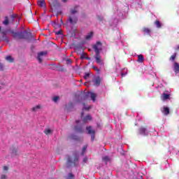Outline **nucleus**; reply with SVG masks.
<instances>
[{
    "mask_svg": "<svg viewBox=\"0 0 179 179\" xmlns=\"http://www.w3.org/2000/svg\"><path fill=\"white\" fill-rule=\"evenodd\" d=\"M10 33L13 34L14 38H19L20 40H31L33 38V34L27 30L19 32H15L13 30H10Z\"/></svg>",
    "mask_w": 179,
    "mask_h": 179,
    "instance_id": "1",
    "label": "nucleus"
},
{
    "mask_svg": "<svg viewBox=\"0 0 179 179\" xmlns=\"http://www.w3.org/2000/svg\"><path fill=\"white\" fill-rule=\"evenodd\" d=\"M73 155L75 157L73 160L71 157L69 156L67 158V163L69 166H71V164H74V166H76V162L79 160V156H78V153L75 152Z\"/></svg>",
    "mask_w": 179,
    "mask_h": 179,
    "instance_id": "2",
    "label": "nucleus"
},
{
    "mask_svg": "<svg viewBox=\"0 0 179 179\" xmlns=\"http://www.w3.org/2000/svg\"><path fill=\"white\" fill-rule=\"evenodd\" d=\"M89 97H91V100H92V101H96V97H97V95L93 92H87L81 97V100H87Z\"/></svg>",
    "mask_w": 179,
    "mask_h": 179,
    "instance_id": "3",
    "label": "nucleus"
},
{
    "mask_svg": "<svg viewBox=\"0 0 179 179\" xmlns=\"http://www.w3.org/2000/svg\"><path fill=\"white\" fill-rule=\"evenodd\" d=\"M94 58L98 65H100V66H104V60L101 59L100 53H95Z\"/></svg>",
    "mask_w": 179,
    "mask_h": 179,
    "instance_id": "4",
    "label": "nucleus"
},
{
    "mask_svg": "<svg viewBox=\"0 0 179 179\" xmlns=\"http://www.w3.org/2000/svg\"><path fill=\"white\" fill-rule=\"evenodd\" d=\"M101 42L97 41L95 45L92 46L93 50H94L95 54H100L102 47Z\"/></svg>",
    "mask_w": 179,
    "mask_h": 179,
    "instance_id": "5",
    "label": "nucleus"
},
{
    "mask_svg": "<svg viewBox=\"0 0 179 179\" xmlns=\"http://www.w3.org/2000/svg\"><path fill=\"white\" fill-rule=\"evenodd\" d=\"M47 54H48L47 51L40 52L39 53H38L37 59L39 64H41V62H43V57H45Z\"/></svg>",
    "mask_w": 179,
    "mask_h": 179,
    "instance_id": "6",
    "label": "nucleus"
},
{
    "mask_svg": "<svg viewBox=\"0 0 179 179\" xmlns=\"http://www.w3.org/2000/svg\"><path fill=\"white\" fill-rule=\"evenodd\" d=\"M74 131L77 134H83V132H85V129H83V127L81 125H76L74 127Z\"/></svg>",
    "mask_w": 179,
    "mask_h": 179,
    "instance_id": "7",
    "label": "nucleus"
},
{
    "mask_svg": "<svg viewBox=\"0 0 179 179\" xmlns=\"http://www.w3.org/2000/svg\"><path fill=\"white\" fill-rule=\"evenodd\" d=\"M171 94H167L166 92H164L161 96L160 99L162 101H166V100H169L171 97Z\"/></svg>",
    "mask_w": 179,
    "mask_h": 179,
    "instance_id": "8",
    "label": "nucleus"
},
{
    "mask_svg": "<svg viewBox=\"0 0 179 179\" xmlns=\"http://www.w3.org/2000/svg\"><path fill=\"white\" fill-rule=\"evenodd\" d=\"M69 21L71 23V24H76L78 22V17H72L71 16H70L69 17Z\"/></svg>",
    "mask_w": 179,
    "mask_h": 179,
    "instance_id": "9",
    "label": "nucleus"
},
{
    "mask_svg": "<svg viewBox=\"0 0 179 179\" xmlns=\"http://www.w3.org/2000/svg\"><path fill=\"white\" fill-rule=\"evenodd\" d=\"M86 131H87V134H88L89 135H92V134H96V131L93 130V129L92 128V126H87L86 127Z\"/></svg>",
    "mask_w": 179,
    "mask_h": 179,
    "instance_id": "10",
    "label": "nucleus"
},
{
    "mask_svg": "<svg viewBox=\"0 0 179 179\" xmlns=\"http://www.w3.org/2000/svg\"><path fill=\"white\" fill-rule=\"evenodd\" d=\"M37 5L41 8H45V0H38Z\"/></svg>",
    "mask_w": 179,
    "mask_h": 179,
    "instance_id": "11",
    "label": "nucleus"
},
{
    "mask_svg": "<svg viewBox=\"0 0 179 179\" xmlns=\"http://www.w3.org/2000/svg\"><path fill=\"white\" fill-rule=\"evenodd\" d=\"M101 83V78H100V76H98L94 80V85L98 87Z\"/></svg>",
    "mask_w": 179,
    "mask_h": 179,
    "instance_id": "12",
    "label": "nucleus"
},
{
    "mask_svg": "<svg viewBox=\"0 0 179 179\" xmlns=\"http://www.w3.org/2000/svg\"><path fill=\"white\" fill-rule=\"evenodd\" d=\"M162 113L165 115H169V114H170V108H169V107L166 106H163Z\"/></svg>",
    "mask_w": 179,
    "mask_h": 179,
    "instance_id": "13",
    "label": "nucleus"
},
{
    "mask_svg": "<svg viewBox=\"0 0 179 179\" xmlns=\"http://www.w3.org/2000/svg\"><path fill=\"white\" fill-rule=\"evenodd\" d=\"M138 134L140 135H146V128L145 127H141L139 129H138Z\"/></svg>",
    "mask_w": 179,
    "mask_h": 179,
    "instance_id": "14",
    "label": "nucleus"
},
{
    "mask_svg": "<svg viewBox=\"0 0 179 179\" xmlns=\"http://www.w3.org/2000/svg\"><path fill=\"white\" fill-rule=\"evenodd\" d=\"M87 121H92V116H90V115H87L83 119L84 124H86V122H87Z\"/></svg>",
    "mask_w": 179,
    "mask_h": 179,
    "instance_id": "15",
    "label": "nucleus"
},
{
    "mask_svg": "<svg viewBox=\"0 0 179 179\" xmlns=\"http://www.w3.org/2000/svg\"><path fill=\"white\" fill-rule=\"evenodd\" d=\"M6 59L8 62H10V64H12L15 61L13 57H12V56H10V55L6 57Z\"/></svg>",
    "mask_w": 179,
    "mask_h": 179,
    "instance_id": "16",
    "label": "nucleus"
},
{
    "mask_svg": "<svg viewBox=\"0 0 179 179\" xmlns=\"http://www.w3.org/2000/svg\"><path fill=\"white\" fill-rule=\"evenodd\" d=\"M138 62H143L145 61V57H143V55H138Z\"/></svg>",
    "mask_w": 179,
    "mask_h": 179,
    "instance_id": "17",
    "label": "nucleus"
},
{
    "mask_svg": "<svg viewBox=\"0 0 179 179\" xmlns=\"http://www.w3.org/2000/svg\"><path fill=\"white\" fill-rule=\"evenodd\" d=\"M174 72L175 73H178L179 72V64L177 62L174 64Z\"/></svg>",
    "mask_w": 179,
    "mask_h": 179,
    "instance_id": "18",
    "label": "nucleus"
},
{
    "mask_svg": "<svg viewBox=\"0 0 179 179\" xmlns=\"http://www.w3.org/2000/svg\"><path fill=\"white\" fill-rule=\"evenodd\" d=\"M111 158H110L108 156H104L102 157V162H104L105 163H108V162H110Z\"/></svg>",
    "mask_w": 179,
    "mask_h": 179,
    "instance_id": "19",
    "label": "nucleus"
},
{
    "mask_svg": "<svg viewBox=\"0 0 179 179\" xmlns=\"http://www.w3.org/2000/svg\"><path fill=\"white\" fill-rule=\"evenodd\" d=\"M43 132L45 135H50V134H52V130L50 128H45Z\"/></svg>",
    "mask_w": 179,
    "mask_h": 179,
    "instance_id": "20",
    "label": "nucleus"
},
{
    "mask_svg": "<svg viewBox=\"0 0 179 179\" xmlns=\"http://www.w3.org/2000/svg\"><path fill=\"white\" fill-rule=\"evenodd\" d=\"M155 24L157 29H160L162 27V24L160 23V21L159 20H155Z\"/></svg>",
    "mask_w": 179,
    "mask_h": 179,
    "instance_id": "21",
    "label": "nucleus"
},
{
    "mask_svg": "<svg viewBox=\"0 0 179 179\" xmlns=\"http://www.w3.org/2000/svg\"><path fill=\"white\" fill-rule=\"evenodd\" d=\"M93 37V32H90L86 36L85 39L86 40H90Z\"/></svg>",
    "mask_w": 179,
    "mask_h": 179,
    "instance_id": "22",
    "label": "nucleus"
},
{
    "mask_svg": "<svg viewBox=\"0 0 179 179\" xmlns=\"http://www.w3.org/2000/svg\"><path fill=\"white\" fill-rule=\"evenodd\" d=\"M71 15H75V13H78V6H76L74 9L71 10Z\"/></svg>",
    "mask_w": 179,
    "mask_h": 179,
    "instance_id": "23",
    "label": "nucleus"
},
{
    "mask_svg": "<svg viewBox=\"0 0 179 179\" xmlns=\"http://www.w3.org/2000/svg\"><path fill=\"white\" fill-rule=\"evenodd\" d=\"M40 108H41V106L40 105H37L35 107L31 108L32 111H37L38 110H40Z\"/></svg>",
    "mask_w": 179,
    "mask_h": 179,
    "instance_id": "24",
    "label": "nucleus"
},
{
    "mask_svg": "<svg viewBox=\"0 0 179 179\" xmlns=\"http://www.w3.org/2000/svg\"><path fill=\"white\" fill-rule=\"evenodd\" d=\"M86 57H87V53H85V52H83L80 55V59H85Z\"/></svg>",
    "mask_w": 179,
    "mask_h": 179,
    "instance_id": "25",
    "label": "nucleus"
},
{
    "mask_svg": "<svg viewBox=\"0 0 179 179\" xmlns=\"http://www.w3.org/2000/svg\"><path fill=\"white\" fill-rule=\"evenodd\" d=\"M177 57V53H174L173 55H171V57H170V61H176V58Z\"/></svg>",
    "mask_w": 179,
    "mask_h": 179,
    "instance_id": "26",
    "label": "nucleus"
},
{
    "mask_svg": "<svg viewBox=\"0 0 179 179\" xmlns=\"http://www.w3.org/2000/svg\"><path fill=\"white\" fill-rule=\"evenodd\" d=\"M11 150H12V155H13L14 156L17 155V148H11Z\"/></svg>",
    "mask_w": 179,
    "mask_h": 179,
    "instance_id": "27",
    "label": "nucleus"
},
{
    "mask_svg": "<svg viewBox=\"0 0 179 179\" xmlns=\"http://www.w3.org/2000/svg\"><path fill=\"white\" fill-rule=\"evenodd\" d=\"M66 179H75V176L73 175V173H70L66 177Z\"/></svg>",
    "mask_w": 179,
    "mask_h": 179,
    "instance_id": "28",
    "label": "nucleus"
},
{
    "mask_svg": "<svg viewBox=\"0 0 179 179\" xmlns=\"http://www.w3.org/2000/svg\"><path fill=\"white\" fill-rule=\"evenodd\" d=\"M92 69L96 72V73H100V69L97 68L96 66H92Z\"/></svg>",
    "mask_w": 179,
    "mask_h": 179,
    "instance_id": "29",
    "label": "nucleus"
},
{
    "mask_svg": "<svg viewBox=\"0 0 179 179\" xmlns=\"http://www.w3.org/2000/svg\"><path fill=\"white\" fill-rule=\"evenodd\" d=\"M143 31L144 33L149 34V33H150V29L149 28L144 27V28H143Z\"/></svg>",
    "mask_w": 179,
    "mask_h": 179,
    "instance_id": "30",
    "label": "nucleus"
},
{
    "mask_svg": "<svg viewBox=\"0 0 179 179\" xmlns=\"http://www.w3.org/2000/svg\"><path fill=\"white\" fill-rule=\"evenodd\" d=\"M3 24H5L6 26L9 24V20H8V17H6V20L3 22Z\"/></svg>",
    "mask_w": 179,
    "mask_h": 179,
    "instance_id": "31",
    "label": "nucleus"
},
{
    "mask_svg": "<svg viewBox=\"0 0 179 179\" xmlns=\"http://www.w3.org/2000/svg\"><path fill=\"white\" fill-rule=\"evenodd\" d=\"M76 52H77L78 55H81V54L83 52V49H82V48L77 49Z\"/></svg>",
    "mask_w": 179,
    "mask_h": 179,
    "instance_id": "32",
    "label": "nucleus"
},
{
    "mask_svg": "<svg viewBox=\"0 0 179 179\" xmlns=\"http://www.w3.org/2000/svg\"><path fill=\"white\" fill-rule=\"evenodd\" d=\"M5 69V66L3 65V63H0V71L2 72Z\"/></svg>",
    "mask_w": 179,
    "mask_h": 179,
    "instance_id": "33",
    "label": "nucleus"
},
{
    "mask_svg": "<svg viewBox=\"0 0 179 179\" xmlns=\"http://www.w3.org/2000/svg\"><path fill=\"white\" fill-rule=\"evenodd\" d=\"M55 33L56 36H62V29H59V31H55Z\"/></svg>",
    "mask_w": 179,
    "mask_h": 179,
    "instance_id": "34",
    "label": "nucleus"
},
{
    "mask_svg": "<svg viewBox=\"0 0 179 179\" xmlns=\"http://www.w3.org/2000/svg\"><path fill=\"white\" fill-rule=\"evenodd\" d=\"M3 41H6V43H9V39L8 38V36H3Z\"/></svg>",
    "mask_w": 179,
    "mask_h": 179,
    "instance_id": "35",
    "label": "nucleus"
},
{
    "mask_svg": "<svg viewBox=\"0 0 179 179\" xmlns=\"http://www.w3.org/2000/svg\"><path fill=\"white\" fill-rule=\"evenodd\" d=\"M71 139H74L75 141H79V137L76 136H74V135H72L71 136Z\"/></svg>",
    "mask_w": 179,
    "mask_h": 179,
    "instance_id": "36",
    "label": "nucleus"
},
{
    "mask_svg": "<svg viewBox=\"0 0 179 179\" xmlns=\"http://www.w3.org/2000/svg\"><path fill=\"white\" fill-rule=\"evenodd\" d=\"M86 149H87V145H84V147L83 148V152L81 153L83 156V153L86 152Z\"/></svg>",
    "mask_w": 179,
    "mask_h": 179,
    "instance_id": "37",
    "label": "nucleus"
},
{
    "mask_svg": "<svg viewBox=\"0 0 179 179\" xmlns=\"http://www.w3.org/2000/svg\"><path fill=\"white\" fill-rule=\"evenodd\" d=\"M90 76V73H85L84 75V79H87Z\"/></svg>",
    "mask_w": 179,
    "mask_h": 179,
    "instance_id": "38",
    "label": "nucleus"
},
{
    "mask_svg": "<svg viewBox=\"0 0 179 179\" xmlns=\"http://www.w3.org/2000/svg\"><path fill=\"white\" fill-rule=\"evenodd\" d=\"M58 100H59V96H55V97H53V101L55 103H57L58 101Z\"/></svg>",
    "mask_w": 179,
    "mask_h": 179,
    "instance_id": "39",
    "label": "nucleus"
},
{
    "mask_svg": "<svg viewBox=\"0 0 179 179\" xmlns=\"http://www.w3.org/2000/svg\"><path fill=\"white\" fill-rule=\"evenodd\" d=\"M66 64H72V60L71 59H69L66 61Z\"/></svg>",
    "mask_w": 179,
    "mask_h": 179,
    "instance_id": "40",
    "label": "nucleus"
},
{
    "mask_svg": "<svg viewBox=\"0 0 179 179\" xmlns=\"http://www.w3.org/2000/svg\"><path fill=\"white\" fill-rule=\"evenodd\" d=\"M3 171H8V170H9V167H8L7 166H3Z\"/></svg>",
    "mask_w": 179,
    "mask_h": 179,
    "instance_id": "41",
    "label": "nucleus"
},
{
    "mask_svg": "<svg viewBox=\"0 0 179 179\" xmlns=\"http://www.w3.org/2000/svg\"><path fill=\"white\" fill-rule=\"evenodd\" d=\"M95 134H91L92 136H91V141H94V138H95V135H94Z\"/></svg>",
    "mask_w": 179,
    "mask_h": 179,
    "instance_id": "42",
    "label": "nucleus"
},
{
    "mask_svg": "<svg viewBox=\"0 0 179 179\" xmlns=\"http://www.w3.org/2000/svg\"><path fill=\"white\" fill-rule=\"evenodd\" d=\"M6 175H1L0 179H6Z\"/></svg>",
    "mask_w": 179,
    "mask_h": 179,
    "instance_id": "43",
    "label": "nucleus"
},
{
    "mask_svg": "<svg viewBox=\"0 0 179 179\" xmlns=\"http://www.w3.org/2000/svg\"><path fill=\"white\" fill-rule=\"evenodd\" d=\"M1 34H3L4 36H6V31H1V32H0Z\"/></svg>",
    "mask_w": 179,
    "mask_h": 179,
    "instance_id": "44",
    "label": "nucleus"
},
{
    "mask_svg": "<svg viewBox=\"0 0 179 179\" xmlns=\"http://www.w3.org/2000/svg\"><path fill=\"white\" fill-rule=\"evenodd\" d=\"M10 17H11L12 19H15V18H16V15H12L10 16Z\"/></svg>",
    "mask_w": 179,
    "mask_h": 179,
    "instance_id": "45",
    "label": "nucleus"
},
{
    "mask_svg": "<svg viewBox=\"0 0 179 179\" xmlns=\"http://www.w3.org/2000/svg\"><path fill=\"white\" fill-rule=\"evenodd\" d=\"M85 59H87V61H90L91 59H90V57L87 56V57H85Z\"/></svg>",
    "mask_w": 179,
    "mask_h": 179,
    "instance_id": "46",
    "label": "nucleus"
},
{
    "mask_svg": "<svg viewBox=\"0 0 179 179\" xmlns=\"http://www.w3.org/2000/svg\"><path fill=\"white\" fill-rule=\"evenodd\" d=\"M69 106H70V107H73V103H70Z\"/></svg>",
    "mask_w": 179,
    "mask_h": 179,
    "instance_id": "47",
    "label": "nucleus"
},
{
    "mask_svg": "<svg viewBox=\"0 0 179 179\" xmlns=\"http://www.w3.org/2000/svg\"><path fill=\"white\" fill-rule=\"evenodd\" d=\"M86 162H87V158L84 159V163H86Z\"/></svg>",
    "mask_w": 179,
    "mask_h": 179,
    "instance_id": "48",
    "label": "nucleus"
},
{
    "mask_svg": "<svg viewBox=\"0 0 179 179\" xmlns=\"http://www.w3.org/2000/svg\"><path fill=\"white\" fill-rule=\"evenodd\" d=\"M76 124H79L80 122V120H76Z\"/></svg>",
    "mask_w": 179,
    "mask_h": 179,
    "instance_id": "49",
    "label": "nucleus"
},
{
    "mask_svg": "<svg viewBox=\"0 0 179 179\" xmlns=\"http://www.w3.org/2000/svg\"><path fill=\"white\" fill-rule=\"evenodd\" d=\"M85 110H87L88 111V110H90V107L85 108Z\"/></svg>",
    "mask_w": 179,
    "mask_h": 179,
    "instance_id": "50",
    "label": "nucleus"
},
{
    "mask_svg": "<svg viewBox=\"0 0 179 179\" xmlns=\"http://www.w3.org/2000/svg\"><path fill=\"white\" fill-rule=\"evenodd\" d=\"M2 31V27L0 26V33Z\"/></svg>",
    "mask_w": 179,
    "mask_h": 179,
    "instance_id": "51",
    "label": "nucleus"
},
{
    "mask_svg": "<svg viewBox=\"0 0 179 179\" xmlns=\"http://www.w3.org/2000/svg\"><path fill=\"white\" fill-rule=\"evenodd\" d=\"M84 113L83 112V113H81V117H83V115H84Z\"/></svg>",
    "mask_w": 179,
    "mask_h": 179,
    "instance_id": "52",
    "label": "nucleus"
},
{
    "mask_svg": "<svg viewBox=\"0 0 179 179\" xmlns=\"http://www.w3.org/2000/svg\"><path fill=\"white\" fill-rule=\"evenodd\" d=\"M62 2H66L68 0H62Z\"/></svg>",
    "mask_w": 179,
    "mask_h": 179,
    "instance_id": "53",
    "label": "nucleus"
},
{
    "mask_svg": "<svg viewBox=\"0 0 179 179\" xmlns=\"http://www.w3.org/2000/svg\"><path fill=\"white\" fill-rule=\"evenodd\" d=\"M177 50H179V45H178V47H177Z\"/></svg>",
    "mask_w": 179,
    "mask_h": 179,
    "instance_id": "54",
    "label": "nucleus"
},
{
    "mask_svg": "<svg viewBox=\"0 0 179 179\" xmlns=\"http://www.w3.org/2000/svg\"><path fill=\"white\" fill-rule=\"evenodd\" d=\"M86 83H85V85H86Z\"/></svg>",
    "mask_w": 179,
    "mask_h": 179,
    "instance_id": "55",
    "label": "nucleus"
},
{
    "mask_svg": "<svg viewBox=\"0 0 179 179\" xmlns=\"http://www.w3.org/2000/svg\"><path fill=\"white\" fill-rule=\"evenodd\" d=\"M0 43H1V40H0Z\"/></svg>",
    "mask_w": 179,
    "mask_h": 179,
    "instance_id": "56",
    "label": "nucleus"
}]
</instances>
